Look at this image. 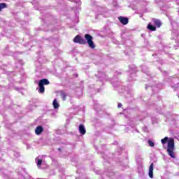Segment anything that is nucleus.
I'll return each instance as SVG.
<instances>
[{
	"label": "nucleus",
	"instance_id": "nucleus-1",
	"mask_svg": "<svg viewBox=\"0 0 179 179\" xmlns=\"http://www.w3.org/2000/svg\"><path fill=\"white\" fill-rule=\"evenodd\" d=\"M167 153L172 159H176V154L174 153V140L170 139L168 141Z\"/></svg>",
	"mask_w": 179,
	"mask_h": 179
},
{
	"label": "nucleus",
	"instance_id": "nucleus-2",
	"mask_svg": "<svg viewBox=\"0 0 179 179\" xmlns=\"http://www.w3.org/2000/svg\"><path fill=\"white\" fill-rule=\"evenodd\" d=\"M171 24L172 26V38L173 40H177L179 36V31H178V23L176 22H171Z\"/></svg>",
	"mask_w": 179,
	"mask_h": 179
},
{
	"label": "nucleus",
	"instance_id": "nucleus-3",
	"mask_svg": "<svg viewBox=\"0 0 179 179\" xmlns=\"http://www.w3.org/2000/svg\"><path fill=\"white\" fill-rule=\"evenodd\" d=\"M85 38L87 40V44L90 48H95L96 45H94V42H93V37L90 34H85Z\"/></svg>",
	"mask_w": 179,
	"mask_h": 179
},
{
	"label": "nucleus",
	"instance_id": "nucleus-4",
	"mask_svg": "<svg viewBox=\"0 0 179 179\" xmlns=\"http://www.w3.org/2000/svg\"><path fill=\"white\" fill-rule=\"evenodd\" d=\"M74 43H78V44H86V41L82 38L79 35H77L73 40Z\"/></svg>",
	"mask_w": 179,
	"mask_h": 179
},
{
	"label": "nucleus",
	"instance_id": "nucleus-5",
	"mask_svg": "<svg viewBox=\"0 0 179 179\" xmlns=\"http://www.w3.org/2000/svg\"><path fill=\"white\" fill-rule=\"evenodd\" d=\"M119 20L120 22V23H122V24H128V17H119Z\"/></svg>",
	"mask_w": 179,
	"mask_h": 179
},
{
	"label": "nucleus",
	"instance_id": "nucleus-6",
	"mask_svg": "<svg viewBox=\"0 0 179 179\" xmlns=\"http://www.w3.org/2000/svg\"><path fill=\"white\" fill-rule=\"evenodd\" d=\"M78 131L81 135H85L86 134V128H85V126L83 124H80L78 127Z\"/></svg>",
	"mask_w": 179,
	"mask_h": 179
},
{
	"label": "nucleus",
	"instance_id": "nucleus-7",
	"mask_svg": "<svg viewBox=\"0 0 179 179\" xmlns=\"http://www.w3.org/2000/svg\"><path fill=\"white\" fill-rule=\"evenodd\" d=\"M38 85H41V86H44V85H50V81L45 78H43L39 80Z\"/></svg>",
	"mask_w": 179,
	"mask_h": 179
},
{
	"label": "nucleus",
	"instance_id": "nucleus-8",
	"mask_svg": "<svg viewBox=\"0 0 179 179\" xmlns=\"http://www.w3.org/2000/svg\"><path fill=\"white\" fill-rule=\"evenodd\" d=\"M35 162L37 164L38 167H41V164H43V159L41 157H38L36 158Z\"/></svg>",
	"mask_w": 179,
	"mask_h": 179
},
{
	"label": "nucleus",
	"instance_id": "nucleus-9",
	"mask_svg": "<svg viewBox=\"0 0 179 179\" xmlns=\"http://www.w3.org/2000/svg\"><path fill=\"white\" fill-rule=\"evenodd\" d=\"M148 175L150 178H153V163L150 166Z\"/></svg>",
	"mask_w": 179,
	"mask_h": 179
},
{
	"label": "nucleus",
	"instance_id": "nucleus-10",
	"mask_svg": "<svg viewBox=\"0 0 179 179\" xmlns=\"http://www.w3.org/2000/svg\"><path fill=\"white\" fill-rule=\"evenodd\" d=\"M43 129L42 126H38L36 127V130H35V134L36 135H40L41 134V132H43Z\"/></svg>",
	"mask_w": 179,
	"mask_h": 179
},
{
	"label": "nucleus",
	"instance_id": "nucleus-11",
	"mask_svg": "<svg viewBox=\"0 0 179 179\" xmlns=\"http://www.w3.org/2000/svg\"><path fill=\"white\" fill-rule=\"evenodd\" d=\"M98 78H99V80H104V79H106V74L102 72H99Z\"/></svg>",
	"mask_w": 179,
	"mask_h": 179
},
{
	"label": "nucleus",
	"instance_id": "nucleus-12",
	"mask_svg": "<svg viewBox=\"0 0 179 179\" xmlns=\"http://www.w3.org/2000/svg\"><path fill=\"white\" fill-rule=\"evenodd\" d=\"M152 22L154 23V24H155V26H157V27H160V26H162V22H160V20H157V19H152Z\"/></svg>",
	"mask_w": 179,
	"mask_h": 179
},
{
	"label": "nucleus",
	"instance_id": "nucleus-13",
	"mask_svg": "<svg viewBox=\"0 0 179 179\" xmlns=\"http://www.w3.org/2000/svg\"><path fill=\"white\" fill-rule=\"evenodd\" d=\"M52 105L55 110H57V108H59V103H58V101H57V99H54Z\"/></svg>",
	"mask_w": 179,
	"mask_h": 179
},
{
	"label": "nucleus",
	"instance_id": "nucleus-14",
	"mask_svg": "<svg viewBox=\"0 0 179 179\" xmlns=\"http://www.w3.org/2000/svg\"><path fill=\"white\" fill-rule=\"evenodd\" d=\"M148 30H151V31H156V27H155V25H152L151 24H148Z\"/></svg>",
	"mask_w": 179,
	"mask_h": 179
},
{
	"label": "nucleus",
	"instance_id": "nucleus-15",
	"mask_svg": "<svg viewBox=\"0 0 179 179\" xmlns=\"http://www.w3.org/2000/svg\"><path fill=\"white\" fill-rule=\"evenodd\" d=\"M60 95L63 101H65L66 100V94L64 91L60 92Z\"/></svg>",
	"mask_w": 179,
	"mask_h": 179
},
{
	"label": "nucleus",
	"instance_id": "nucleus-16",
	"mask_svg": "<svg viewBox=\"0 0 179 179\" xmlns=\"http://www.w3.org/2000/svg\"><path fill=\"white\" fill-rule=\"evenodd\" d=\"M38 87H39V93H44V92L45 91V88L44 87V85H38Z\"/></svg>",
	"mask_w": 179,
	"mask_h": 179
},
{
	"label": "nucleus",
	"instance_id": "nucleus-17",
	"mask_svg": "<svg viewBox=\"0 0 179 179\" xmlns=\"http://www.w3.org/2000/svg\"><path fill=\"white\" fill-rule=\"evenodd\" d=\"M159 86H160V85H156L152 87V92H159Z\"/></svg>",
	"mask_w": 179,
	"mask_h": 179
},
{
	"label": "nucleus",
	"instance_id": "nucleus-18",
	"mask_svg": "<svg viewBox=\"0 0 179 179\" xmlns=\"http://www.w3.org/2000/svg\"><path fill=\"white\" fill-rule=\"evenodd\" d=\"M5 8H7L6 3H0V10H2V9H5Z\"/></svg>",
	"mask_w": 179,
	"mask_h": 179
},
{
	"label": "nucleus",
	"instance_id": "nucleus-19",
	"mask_svg": "<svg viewBox=\"0 0 179 179\" xmlns=\"http://www.w3.org/2000/svg\"><path fill=\"white\" fill-rule=\"evenodd\" d=\"M167 141H169V137H165L161 140V142L163 145L167 143Z\"/></svg>",
	"mask_w": 179,
	"mask_h": 179
},
{
	"label": "nucleus",
	"instance_id": "nucleus-20",
	"mask_svg": "<svg viewBox=\"0 0 179 179\" xmlns=\"http://www.w3.org/2000/svg\"><path fill=\"white\" fill-rule=\"evenodd\" d=\"M148 145H149L150 146H151V148H153V147L155 146V143H153V141L149 140V141H148Z\"/></svg>",
	"mask_w": 179,
	"mask_h": 179
},
{
	"label": "nucleus",
	"instance_id": "nucleus-21",
	"mask_svg": "<svg viewBox=\"0 0 179 179\" xmlns=\"http://www.w3.org/2000/svg\"><path fill=\"white\" fill-rule=\"evenodd\" d=\"M71 2H74L75 3H78V5H80V0H70Z\"/></svg>",
	"mask_w": 179,
	"mask_h": 179
},
{
	"label": "nucleus",
	"instance_id": "nucleus-22",
	"mask_svg": "<svg viewBox=\"0 0 179 179\" xmlns=\"http://www.w3.org/2000/svg\"><path fill=\"white\" fill-rule=\"evenodd\" d=\"M14 156H15L16 157H19L20 156V155L17 152L14 153Z\"/></svg>",
	"mask_w": 179,
	"mask_h": 179
},
{
	"label": "nucleus",
	"instance_id": "nucleus-23",
	"mask_svg": "<svg viewBox=\"0 0 179 179\" xmlns=\"http://www.w3.org/2000/svg\"><path fill=\"white\" fill-rule=\"evenodd\" d=\"M117 107L118 108H121V107H122V103H118Z\"/></svg>",
	"mask_w": 179,
	"mask_h": 179
},
{
	"label": "nucleus",
	"instance_id": "nucleus-24",
	"mask_svg": "<svg viewBox=\"0 0 179 179\" xmlns=\"http://www.w3.org/2000/svg\"><path fill=\"white\" fill-rule=\"evenodd\" d=\"M145 68H146V67L143 66V67L142 68V71H143V72H144L145 73H146V71H145Z\"/></svg>",
	"mask_w": 179,
	"mask_h": 179
},
{
	"label": "nucleus",
	"instance_id": "nucleus-25",
	"mask_svg": "<svg viewBox=\"0 0 179 179\" xmlns=\"http://www.w3.org/2000/svg\"><path fill=\"white\" fill-rule=\"evenodd\" d=\"M111 176H114V173L111 172V173L109 174V177H111Z\"/></svg>",
	"mask_w": 179,
	"mask_h": 179
},
{
	"label": "nucleus",
	"instance_id": "nucleus-26",
	"mask_svg": "<svg viewBox=\"0 0 179 179\" xmlns=\"http://www.w3.org/2000/svg\"><path fill=\"white\" fill-rule=\"evenodd\" d=\"M113 87H117V85H115L114 83H113Z\"/></svg>",
	"mask_w": 179,
	"mask_h": 179
},
{
	"label": "nucleus",
	"instance_id": "nucleus-27",
	"mask_svg": "<svg viewBox=\"0 0 179 179\" xmlns=\"http://www.w3.org/2000/svg\"><path fill=\"white\" fill-rule=\"evenodd\" d=\"M178 4H179V3H178Z\"/></svg>",
	"mask_w": 179,
	"mask_h": 179
}]
</instances>
